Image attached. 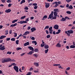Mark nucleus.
Listing matches in <instances>:
<instances>
[{
    "instance_id": "obj_1",
    "label": "nucleus",
    "mask_w": 75,
    "mask_h": 75,
    "mask_svg": "<svg viewBox=\"0 0 75 75\" xmlns=\"http://www.w3.org/2000/svg\"><path fill=\"white\" fill-rule=\"evenodd\" d=\"M54 16H53V12L52 11L51 13L49 16V18L48 19L50 18V20H52L53 19H56L57 18V13L59 12V11L58 9H54Z\"/></svg>"
},
{
    "instance_id": "obj_2",
    "label": "nucleus",
    "mask_w": 75,
    "mask_h": 75,
    "mask_svg": "<svg viewBox=\"0 0 75 75\" xmlns=\"http://www.w3.org/2000/svg\"><path fill=\"white\" fill-rule=\"evenodd\" d=\"M61 2L60 1H58V2H54L52 3L53 5H54V7H57L58 6V4H61Z\"/></svg>"
},
{
    "instance_id": "obj_3",
    "label": "nucleus",
    "mask_w": 75,
    "mask_h": 75,
    "mask_svg": "<svg viewBox=\"0 0 75 75\" xmlns=\"http://www.w3.org/2000/svg\"><path fill=\"white\" fill-rule=\"evenodd\" d=\"M28 48L30 49V50H32V51H30L27 54H28V55H31L33 53H34V51H33L34 50V49L33 48V47H32L30 46L29 47H28Z\"/></svg>"
},
{
    "instance_id": "obj_4",
    "label": "nucleus",
    "mask_w": 75,
    "mask_h": 75,
    "mask_svg": "<svg viewBox=\"0 0 75 75\" xmlns=\"http://www.w3.org/2000/svg\"><path fill=\"white\" fill-rule=\"evenodd\" d=\"M13 68L14 69H15V70L17 72H18L19 71H18V69H19V68L18 67H17L16 66H15L14 67H13Z\"/></svg>"
},
{
    "instance_id": "obj_5",
    "label": "nucleus",
    "mask_w": 75,
    "mask_h": 75,
    "mask_svg": "<svg viewBox=\"0 0 75 75\" xmlns=\"http://www.w3.org/2000/svg\"><path fill=\"white\" fill-rule=\"evenodd\" d=\"M67 18H68V16H66V17H65V18H62L60 20V21H62V22H64L65 21L67 20L66 19Z\"/></svg>"
},
{
    "instance_id": "obj_6",
    "label": "nucleus",
    "mask_w": 75,
    "mask_h": 75,
    "mask_svg": "<svg viewBox=\"0 0 75 75\" xmlns=\"http://www.w3.org/2000/svg\"><path fill=\"white\" fill-rule=\"evenodd\" d=\"M45 4H46L45 5V7H46V8H48L50 6L49 3H47L46 2V3H45Z\"/></svg>"
},
{
    "instance_id": "obj_7",
    "label": "nucleus",
    "mask_w": 75,
    "mask_h": 75,
    "mask_svg": "<svg viewBox=\"0 0 75 75\" xmlns=\"http://www.w3.org/2000/svg\"><path fill=\"white\" fill-rule=\"evenodd\" d=\"M59 28V25H55L54 26V28L56 30H58Z\"/></svg>"
},
{
    "instance_id": "obj_8",
    "label": "nucleus",
    "mask_w": 75,
    "mask_h": 75,
    "mask_svg": "<svg viewBox=\"0 0 75 75\" xmlns=\"http://www.w3.org/2000/svg\"><path fill=\"white\" fill-rule=\"evenodd\" d=\"M27 23V22L26 21H20L19 23H20L21 24H23V23Z\"/></svg>"
},
{
    "instance_id": "obj_9",
    "label": "nucleus",
    "mask_w": 75,
    "mask_h": 75,
    "mask_svg": "<svg viewBox=\"0 0 75 75\" xmlns=\"http://www.w3.org/2000/svg\"><path fill=\"white\" fill-rule=\"evenodd\" d=\"M7 61L6 58H5L4 59H2V63H5L7 62Z\"/></svg>"
},
{
    "instance_id": "obj_10",
    "label": "nucleus",
    "mask_w": 75,
    "mask_h": 75,
    "mask_svg": "<svg viewBox=\"0 0 75 75\" xmlns=\"http://www.w3.org/2000/svg\"><path fill=\"white\" fill-rule=\"evenodd\" d=\"M67 32L69 34H73L74 33V31L72 30H68Z\"/></svg>"
},
{
    "instance_id": "obj_11",
    "label": "nucleus",
    "mask_w": 75,
    "mask_h": 75,
    "mask_svg": "<svg viewBox=\"0 0 75 75\" xmlns=\"http://www.w3.org/2000/svg\"><path fill=\"white\" fill-rule=\"evenodd\" d=\"M11 11V10L10 9H8L7 10L5 11V12L7 13H10Z\"/></svg>"
},
{
    "instance_id": "obj_12",
    "label": "nucleus",
    "mask_w": 75,
    "mask_h": 75,
    "mask_svg": "<svg viewBox=\"0 0 75 75\" xmlns=\"http://www.w3.org/2000/svg\"><path fill=\"white\" fill-rule=\"evenodd\" d=\"M6 49L5 47V46L4 45L3 47L2 46L1 48H0V50H5Z\"/></svg>"
},
{
    "instance_id": "obj_13",
    "label": "nucleus",
    "mask_w": 75,
    "mask_h": 75,
    "mask_svg": "<svg viewBox=\"0 0 75 75\" xmlns=\"http://www.w3.org/2000/svg\"><path fill=\"white\" fill-rule=\"evenodd\" d=\"M47 18V15H45L44 16H43V18H42V20H44L45 19Z\"/></svg>"
},
{
    "instance_id": "obj_14",
    "label": "nucleus",
    "mask_w": 75,
    "mask_h": 75,
    "mask_svg": "<svg viewBox=\"0 0 75 75\" xmlns=\"http://www.w3.org/2000/svg\"><path fill=\"white\" fill-rule=\"evenodd\" d=\"M17 25V23H16L14 24H12L11 25L10 27H15Z\"/></svg>"
},
{
    "instance_id": "obj_15",
    "label": "nucleus",
    "mask_w": 75,
    "mask_h": 75,
    "mask_svg": "<svg viewBox=\"0 0 75 75\" xmlns=\"http://www.w3.org/2000/svg\"><path fill=\"white\" fill-rule=\"evenodd\" d=\"M6 36L2 35L0 37V40L4 38H6Z\"/></svg>"
},
{
    "instance_id": "obj_16",
    "label": "nucleus",
    "mask_w": 75,
    "mask_h": 75,
    "mask_svg": "<svg viewBox=\"0 0 75 75\" xmlns=\"http://www.w3.org/2000/svg\"><path fill=\"white\" fill-rule=\"evenodd\" d=\"M29 45V42H27L25 43L24 44V45L25 46H27V45Z\"/></svg>"
},
{
    "instance_id": "obj_17",
    "label": "nucleus",
    "mask_w": 75,
    "mask_h": 75,
    "mask_svg": "<svg viewBox=\"0 0 75 75\" xmlns=\"http://www.w3.org/2000/svg\"><path fill=\"white\" fill-rule=\"evenodd\" d=\"M36 28H32L31 29V30L32 32H33L34 31L36 30Z\"/></svg>"
},
{
    "instance_id": "obj_18",
    "label": "nucleus",
    "mask_w": 75,
    "mask_h": 75,
    "mask_svg": "<svg viewBox=\"0 0 75 75\" xmlns=\"http://www.w3.org/2000/svg\"><path fill=\"white\" fill-rule=\"evenodd\" d=\"M29 33V31H26L25 33L23 34L24 35H27Z\"/></svg>"
},
{
    "instance_id": "obj_19",
    "label": "nucleus",
    "mask_w": 75,
    "mask_h": 75,
    "mask_svg": "<svg viewBox=\"0 0 75 75\" xmlns=\"http://www.w3.org/2000/svg\"><path fill=\"white\" fill-rule=\"evenodd\" d=\"M56 46L57 47H61V44H60L57 43Z\"/></svg>"
},
{
    "instance_id": "obj_20",
    "label": "nucleus",
    "mask_w": 75,
    "mask_h": 75,
    "mask_svg": "<svg viewBox=\"0 0 75 75\" xmlns=\"http://www.w3.org/2000/svg\"><path fill=\"white\" fill-rule=\"evenodd\" d=\"M6 60L7 62H10L11 61V59H10V58H8L6 59Z\"/></svg>"
},
{
    "instance_id": "obj_21",
    "label": "nucleus",
    "mask_w": 75,
    "mask_h": 75,
    "mask_svg": "<svg viewBox=\"0 0 75 75\" xmlns=\"http://www.w3.org/2000/svg\"><path fill=\"white\" fill-rule=\"evenodd\" d=\"M8 30H6L5 32V35H7L8 34Z\"/></svg>"
},
{
    "instance_id": "obj_22",
    "label": "nucleus",
    "mask_w": 75,
    "mask_h": 75,
    "mask_svg": "<svg viewBox=\"0 0 75 75\" xmlns=\"http://www.w3.org/2000/svg\"><path fill=\"white\" fill-rule=\"evenodd\" d=\"M18 20V19H15V20H14L12 22V23H15L16 22H17V21Z\"/></svg>"
},
{
    "instance_id": "obj_23",
    "label": "nucleus",
    "mask_w": 75,
    "mask_h": 75,
    "mask_svg": "<svg viewBox=\"0 0 75 75\" xmlns=\"http://www.w3.org/2000/svg\"><path fill=\"white\" fill-rule=\"evenodd\" d=\"M69 9H72L73 8V7L72 5H70L68 7Z\"/></svg>"
},
{
    "instance_id": "obj_24",
    "label": "nucleus",
    "mask_w": 75,
    "mask_h": 75,
    "mask_svg": "<svg viewBox=\"0 0 75 75\" xmlns=\"http://www.w3.org/2000/svg\"><path fill=\"white\" fill-rule=\"evenodd\" d=\"M25 0H22V1H21V4H22L23 3H25Z\"/></svg>"
},
{
    "instance_id": "obj_25",
    "label": "nucleus",
    "mask_w": 75,
    "mask_h": 75,
    "mask_svg": "<svg viewBox=\"0 0 75 75\" xmlns=\"http://www.w3.org/2000/svg\"><path fill=\"white\" fill-rule=\"evenodd\" d=\"M49 48V46L48 45H45V48L47 49Z\"/></svg>"
},
{
    "instance_id": "obj_26",
    "label": "nucleus",
    "mask_w": 75,
    "mask_h": 75,
    "mask_svg": "<svg viewBox=\"0 0 75 75\" xmlns=\"http://www.w3.org/2000/svg\"><path fill=\"white\" fill-rule=\"evenodd\" d=\"M70 47L71 48H75V46L74 45H71Z\"/></svg>"
},
{
    "instance_id": "obj_27",
    "label": "nucleus",
    "mask_w": 75,
    "mask_h": 75,
    "mask_svg": "<svg viewBox=\"0 0 75 75\" xmlns=\"http://www.w3.org/2000/svg\"><path fill=\"white\" fill-rule=\"evenodd\" d=\"M32 42L33 43H35V45H36L37 44V42L35 41H33Z\"/></svg>"
},
{
    "instance_id": "obj_28",
    "label": "nucleus",
    "mask_w": 75,
    "mask_h": 75,
    "mask_svg": "<svg viewBox=\"0 0 75 75\" xmlns=\"http://www.w3.org/2000/svg\"><path fill=\"white\" fill-rule=\"evenodd\" d=\"M66 13H67V14H71V12H70V11H67Z\"/></svg>"
},
{
    "instance_id": "obj_29",
    "label": "nucleus",
    "mask_w": 75,
    "mask_h": 75,
    "mask_svg": "<svg viewBox=\"0 0 75 75\" xmlns=\"http://www.w3.org/2000/svg\"><path fill=\"white\" fill-rule=\"evenodd\" d=\"M34 65H36V66H39V64L38 63H34Z\"/></svg>"
},
{
    "instance_id": "obj_30",
    "label": "nucleus",
    "mask_w": 75,
    "mask_h": 75,
    "mask_svg": "<svg viewBox=\"0 0 75 75\" xmlns=\"http://www.w3.org/2000/svg\"><path fill=\"white\" fill-rule=\"evenodd\" d=\"M19 40H17L16 41V43L17 45L19 44Z\"/></svg>"
},
{
    "instance_id": "obj_31",
    "label": "nucleus",
    "mask_w": 75,
    "mask_h": 75,
    "mask_svg": "<svg viewBox=\"0 0 75 75\" xmlns=\"http://www.w3.org/2000/svg\"><path fill=\"white\" fill-rule=\"evenodd\" d=\"M33 56H35V57L36 58H37L38 57V54H33Z\"/></svg>"
},
{
    "instance_id": "obj_32",
    "label": "nucleus",
    "mask_w": 75,
    "mask_h": 75,
    "mask_svg": "<svg viewBox=\"0 0 75 75\" xmlns=\"http://www.w3.org/2000/svg\"><path fill=\"white\" fill-rule=\"evenodd\" d=\"M34 51H35V52H38L39 51L38 49H35V50H34Z\"/></svg>"
},
{
    "instance_id": "obj_33",
    "label": "nucleus",
    "mask_w": 75,
    "mask_h": 75,
    "mask_svg": "<svg viewBox=\"0 0 75 75\" xmlns=\"http://www.w3.org/2000/svg\"><path fill=\"white\" fill-rule=\"evenodd\" d=\"M16 50H17V51L19 50H21L22 48L21 47H17Z\"/></svg>"
},
{
    "instance_id": "obj_34",
    "label": "nucleus",
    "mask_w": 75,
    "mask_h": 75,
    "mask_svg": "<svg viewBox=\"0 0 75 75\" xmlns=\"http://www.w3.org/2000/svg\"><path fill=\"white\" fill-rule=\"evenodd\" d=\"M49 51V49H47L46 50H45V52L46 54H47L48 53V52Z\"/></svg>"
},
{
    "instance_id": "obj_35",
    "label": "nucleus",
    "mask_w": 75,
    "mask_h": 75,
    "mask_svg": "<svg viewBox=\"0 0 75 75\" xmlns=\"http://www.w3.org/2000/svg\"><path fill=\"white\" fill-rule=\"evenodd\" d=\"M7 2L8 3H10L11 2V0H8L7 1Z\"/></svg>"
},
{
    "instance_id": "obj_36",
    "label": "nucleus",
    "mask_w": 75,
    "mask_h": 75,
    "mask_svg": "<svg viewBox=\"0 0 75 75\" xmlns=\"http://www.w3.org/2000/svg\"><path fill=\"white\" fill-rule=\"evenodd\" d=\"M11 41H15L16 40L15 38H12L11 39Z\"/></svg>"
},
{
    "instance_id": "obj_37",
    "label": "nucleus",
    "mask_w": 75,
    "mask_h": 75,
    "mask_svg": "<svg viewBox=\"0 0 75 75\" xmlns=\"http://www.w3.org/2000/svg\"><path fill=\"white\" fill-rule=\"evenodd\" d=\"M51 37V36L49 35H47V36H46V38H50Z\"/></svg>"
},
{
    "instance_id": "obj_38",
    "label": "nucleus",
    "mask_w": 75,
    "mask_h": 75,
    "mask_svg": "<svg viewBox=\"0 0 75 75\" xmlns=\"http://www.w3.org/2000/svg\"><path fill=\"white\" fill-rule=\"evenodd\" d=\"M32 74V72H29L28 74H27L26 75H31Z\"/></svg>"
},
{
    "instance_id": "obj_39",
    "label": "nucleus",
    "mask_w": 75,
    "mask_h": 75,
    "mask_svg": "<svg viewBox=\"0 0 75 75\" xmlns=\"http://www.w3.org/2000/svg\"><path fill=\"white\" fill-rule=\"evenodd\" d=\"M49 28V26H47L45 27V30L47 29H48Z\"/></svg>"
},
{
    "instance_id": "obj_40",
    "label": "nucleus",
    "mask_w": 75,
    "mask_h": 75,
    "mask_svg": "<svg viewBox=\"0 0 75 75\" xmlns=\"http://www.w3.org/2000/svg\"><path fill=\"white\" fill-rule=\"evenodd\" d=\"M60 64H53V66H60Z\"/></svg>"
},
{
    "instance_id": "obj_41",
    "label": "nucleus",
    "mask_w": 75,
    "mask_h": 75,
    "mask_svg": "<svg viewBox=\"0 0 75 75\" xmlns=\"http://www.w3.org/2000/svg\"><path fill=\"white\" fill-rule=\"evenodd\" d=\"M12 53V52H7V54H10Z\"/></svg>"
},
{
    "instance_id": "obj_42",
    "label": "nucleus",
    "mask_w": 75,
    "mask_h": 75,
    "mask_svg": "<svg viewBox=\"0 0 75 75\" xmlns=\"http://www.w3.org/2000/svg\"><path fill=\"white\" fill-rule=\"evenodd\" d=\"M25 17H26L25 16H22V17L21 18V19H23L25 18Z\"/></svg>"
},
{
    "instance_id": "obj_43",
    "label": "nucleus",
    "mask_w": 75,
    "mask_h": 75,
    "mask_svg": "<svg viewBox=\"0 0 75 75\" xmlns=\"http://www.w3.org/2000/svg\"><path fill=\"white\" fill-rule=\"evenodd\" d=\"M72 0H66V1H67V3H69Z\"/></svg>"
},
{
    "instance_id": "obj_44",
    "label": "nucleus",
    "mask_w": 75,
    "mask_h": 75,
    "mask_svg": "<svg viewBox=\"0 0 75 75\" xmlns=\"http://www.w3.org/2000/svg\"><path fill=\"white\" fill-rule=\"evenodd\" d=\"M70 69V67H68L66 69V70L67 71H69Z\"/></svg>"
},
{
    "instance_id": "obj_45",
    "label": "nucleus",
    "mask_w": 75,
    "mask_h": 75,
    "mask_svg": "<svg viewBox=\"0 0 75 75\" xmlns=\"http://www.w3.org/2000/svg\"><path fill=\"white\" fill-rule=\"evenodd\" d=\"M29 18H28L26 20V21H25L28 22L29 21Z\"/></svg>"
},
{
    "instance_id": "obj_46",
    "label": "nucleus",
    "mask_w": 75,
    "mask_h": 75,
    "mask_svg": "<svg viewBox=\"0 0 75 75\" xmlns=\"http://www.w3.org/2000/svg\"><path fill=\"white\" fill-rule=\"evenodd\" d=\"M49 33L50 34H52V32L53 31V30H49Z\"/></svg>"
},
{
    "instance_id": "obj_47",
    "label": "nucleus",
    "mask_w": 75,
    "mask_h": 75,
    "mask_svg": "<svg viewBox=\"0 0 75 75\" xmlns=\"http://www.w3.org/2000/svg\"><path fill=\"white\" fill-rule=\"evenodd\" d=\"M52 27H51L50 28H49V30H52Z\"/></svg>"
},
{
    "instance_id": "obj_48",
    "label": "nucleus",
    "mask_w": 75,
    "mask_h": 75,
    "mask_svg": "<svg viewBox=\"0 0 75 75\" xmlns=\"http://www.w3.org/2000/svg\"><path fill=\"white\" fill-rule=\"evenodd\" d=\"M28 8L27 6H26L25 8V9L26 10H28Z\"/></svg>"
},
{
    "instance_id": "obj_49",
    "label": "nucleus",
    "mask_w": 75,
    "mask_h": 75,
    "mask_svg": "<svg viewBox=\"0 0 75 75\" xmlns=\"http://www.w3.org/2000/svg\"><path fill=\"white\" fill-rule=\"evenodd\" d=\"M10 39H11V38H7L6 39V40H7V41H9V40H10Z\"/></svg>"
},
{
    "instance_id": "obj_50",
    "label": "nucleus",
    "mask_w": 75,
    "mask_h": 75,
    "mask_svg": "<svg viewBox=\"0 0 75 75\" xmlns=\"http://www.w3.org/2000/svg\"><path fill=\"white\" fill-rule=\"evenodd\" d=\"M25 67H22V70H25Z\"/></svg>"
},
{
    "instance_id": "obj_51",
    "label": "nucleus",
    "mask_w": 75,
    "mask_h": 75,
    "mask_svg": "<svg viewBox=\"0 0 75 75\" xmlns=\"http://www.w3.org/2000/svg\"><path fill=\"white\" fill-rule=\"evenodd\" d=\"M60 7L61 8H64V6H63L62 5H60Z\"/></svg>"
},
{
    "instance_id": "obj_52",
    "label": "nucleus",
    "mask_w": 75,
    "mask_h": 75,
    "mask_svg": "<svg viewBox=\"0 0 75 75\" xmlns=\"http://www.w3.org/2000/svg\"><path fill=\"white\" fill-rule=\"evenodd\" d=\"M15 35L14 36V37H16L17 36V34L16 33H15Z\"/></svg>"
},
{
    "instance_id": "obj_53",
    "label": "nucleus",
    "mask_w": 75,
    "mask_h": 75,
    "mask_svg": "<svg viewBox=\"0 0 75 75\" xmlns=\"http://www.w3.org/2000/svg\"><path fill=\"white\" fill-rule=\"evenodd\" d=\"M46 33L47 34H48L49 33V32L47 30H46Z\"/></svg>"
},
{
    "instance_id": "obj_54",
    "label": "nucleus",
    "mask_w": 75,
    "mask_h": 75,
    "mask_svg": "<svg viewBox=\"0 0 75 75\" xmlns=\"http://www.w3.org/2000/svg\"><path fill=\"white\" fill-rule=\"evenodd\" d=\"M11 5H11V4H9L8 5V6L9 7H11Z\"/></svg>"
},
{
    "instance_id": "obj_55",
    "label": "nucleus",
    "mask_w": 75,
    "mask_h": 75,
    "mask_svg": "<svg viewBox=\"0 0 75 75\" xmlns=\"http://www.w3.org/2000/svg\"><path fill=\"white\" fill-rule=\"evenodd\" d=\"M1 1L2 3H5V2L6 0H1Z\"/></svg>"
},
{
    "instance_id": "obj_56",
    "label": "nucleus",
    "mask_w": 75,
    "mask_h": 75,
    "mask_svg": "<svg viewBox=\"0 0 75 75\" xmlns=\"http://www.w3.org/2000/svg\"><path fill=\"white\" fill-rule=\"evenodd\" d=\"M31 39H32V40H35V38L34 37H32Z\"/></svg>"
},
{
    "instance_id": "obj_57",
    "label": "nucleus",
    "mask_w": 75,
    "mask_h": 75,
    "mask_svg": "<svg viewBox=\"0 0 75 75\" xmlns=\"http://www.w3.org/2000/svg\"><path fill=\"white\" fill-rule=\"evenodd\" d=\"M33 70V68L31 67L30 69H29V71H31L32 70Z\"/></svg>"
},
{
    "instance_id": "obj_58",
    "label": "nucleus",
    "mask_w": 75,
    "mask_h": 75,
    "mask_svg": "<svg viewBox=\"0 0 75 75\" xmlns=\"http://www.w3.org/2000/svg\"><path fill=\"white\" fill-rule=\"evenodd\" d=\"M25 54V53H23V54H21V56H23V55H24Z\"/></svg>"
},
{
    "instance_id": "obj_59",
    "label": "nucleus",
    "mask_w": 75,
    "mask_h": 75,
    "mask_svg": "<svg viewBox=\"0 0 75 75\" xmlns=\"http://www.w3.org/2000/svg\"><path fill=\"white\" fill-rule=\"evenodd\" d=\"M3 74V72H2V71L0 70V74ZM0 75H1L0 74Z\"/></svg>"
},
{
    "instance_id": "obj_60",
    "label": "nucleus",
    "mask_w": 75,
    "mask_h": 75,
    "mask_svg": "<svg viewBox=\"0 0 75 75\" xmlns=\"http://www.w3.org/2000/svg\"><path fill=\"white\" fill-rule=\"evenodd\" d=\"M12 30H10V31H9V34H11L12 33Z\"/></svg>"
},
{
    "instance_id": "obj_61",
    "label": "nucleus",
    "mask_w": 75,
    "mask_h": 75,
    "mask_svg": "<svg viewBox=\"0 0 75 75\" xmlns=\"http://www.w3.org/2000/svg\"><path fill=\"white\" fill-rule=\"evenodd\" d=\"M40 46L41 47H43L44 46V45L43 44H41V45H40Z\"/></svg>"
},
{
    "instance_id": "obj_62",
    "label": "nucleus",
    "mask_w": 75,
    "mask_h": 75,
    "mask_svg": "<svg viewBox=\"0 0 75 75\" xmlns=\"http://www.w3.org/2000/svg\"><path fill=\"white\" fill-rule=\"evenodd\" d=\"M33 5L35 6H37V4H33Z\"/></svg>"
},
{
    "instance_id": "obj_63",
    "label": "nucleus",
    "mask_w": 75,
    "mask_h": 75,
    "mask_svg": "<svg viewBox=\"0 0 75 75\" xmlns=\"http://www.w3.org/2000/svg\"><path fill=\"white\" fill-rule=\"evenodd\" d=\"M12 64V65H13V66H15V65H16V64L15 63H13V64Z\"/></svg>"
},
{
    "instance_id": "obj_64",
    "label": "nucleus",
    "mask_w": 75,
    "mask_h": 75,
    "mask_svg": "<svg viewBox=\"0 0 75 75\" xmlns=\"http://www.w3.org/2000/svg\"><path fill=\"white\" fill-rule=\"evenodd\" d=\"M31 29V27H28V30Z\"/></svg>"
}]
</instances>
